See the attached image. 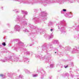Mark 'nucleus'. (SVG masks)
I'll use <instances>...</instances> for the list:
<instances>
[{
  "label": "nucleus",
  "mask_w": 79,
  "mask_h": 79,
  "mask_svg": "<svg viewBox=\"0 0 79 79\" xmlns=\"http://www.w3.org/2000/svg\"><path fill=\"white\" fill-rule=\"evenodd\" d=\"M70 48V47L68 46L66 47L65 48V50H69Z\"/></svg>",
  "instance_id": "4be33fe9"
},
{
  "label": "nucleus",
  "mask_w": 79,
  "mask_h": 79,
  "mask_svg": "<svg viewBox=\"0 0 79 79\" xmlns=\"http://www.w3.org/2000/svg\"><path fill=\"white\" fill-rule=\"evenodd\" d=\"M23 17H24V18H25V15H24Z\"/></svg>",
  "instance_id": "ea45409f"
},
{
  "label": "nucleus",
  "mask_w": 79,
  "mask_h": 79,
  "mask_svg": "<svg viewBox=\"0 0 79 79\" xmlns=\"http://www.w3.org/2000/svg\"><path fill=\"white\" fill-rule=\"evenodd\" d=\"M78 37H79V35H78Z\"/></svg>",
  "instance_id": "de8ad7c7"
},
{
  "label": "nucleus",
  "mask_w": 79,
  "mask_h": 79,
  "mask_svg": "<svg viewBox=\"0 0 79 79\" xmlns=\"http://www.w3.org/2000/svg\"><path fill=\"white\" fill-rule=\"evenodd\" d=\"M42 16L43 17H46L47 16V12H42Z\"/></svg>",
  "instance_id": "f8f14e48"
},
{
  "label": "nucleus",
  "mask_w": 79,
  "mask_h": 79,
  "mask_svg": "<svg viewBox=\"0 0 79 79\" xmlns=\"http://www.w3.org/2000/svg\"><path fill=\"white\" fill-rule=\"evenodd\" d=\"M2 8H3V7H2Z\"/></svg>",
  "instance_id": "09e8293b"
},
{
  "label": "nucleus",
  "mask_w": 79,
  "mask_h": 79,
  "mask_svg": "<svg viewBox=\"0 0 79 79\" xmlns=\"http://www.w3.org/2000/svg\"><path fill=\"white\" fill-rule=\"evenodd\" d=\"M14 1H18V2H21V1H20V0H13Z\"/></svg>",
  "instance_id": "c85d7f7f"
},
{
  "label": "nucleus",
  "mask_w": 79,
  "mask_h": 79,
  "mask_svg": "<svg viewBox=\"0 0 79 79\" xmlns=\"http://www.w3.org/2000/svg\"><path fill=\"white\" fill-rule=\"evenodd\" d=\"M41 2L42 3H50L51 2L50 0H41Z\"/></svg>",
  "instance_id": "1a4fd4ad"
},
{
  "label": "nucleus",
  "mask_w": 79,
  "mask_h": 79,
  "mask_svg": "<svg viewBox=\"0 0 79 79\" xmlns=\"http://www.w3.org/2000/svg\"><path fill=\"white\" fill-rule=\"evenodd\" d=\"M55 53H58V50L57 51L55 52Z\"/></svg>",
  "instance_id": "c9c22d12"
},
{
  "label": "nucleus",
  "mask_w": 79,
  "mask_h": 79,
  "mask_svg": "<svg viewBox=\"0 0 79 79\" xmlns=\"http://www.w3.org/2000/svg\"><path fill=\"white\" fill-rule=\"evenodd\" d=\"M8 76H9V73H8Z\"/></svg>",
  "instance_id": "37998d69"
},
{
  "label": "nucleus",
  "mask_w": 79,
  "mask_h": 79,
  "mask_svg": "<svg viewBox=\"0 0 79 79\" xmlns=\"http://www.w3.org/2000/svg\"><path fill=\"white\" fill-rule=\"evenodd\" d=\"M41 31H42V30H39V29H37V31H36V32H37V34L38 32H41Z\"/></svg>",
  "instance_id": "5701e85b"
},
{
  "label": "nucleus",
  "mask_w": 79,
  "mask_h": 79,
  "mask_svg": "<svg viewBox=\"0 0 79 79\" xmlns=\"http://www.w3.org/2000/svg\"><path fill=\"white\" fill-rule=\"evenodd\" d=\"M60 63H59V65H60Z\"/></svg>",
  "instance_id": "79ce46f5"
},
{
  "label": "nucleus",
  "mask_w": 79,
  "mask_h": 79,
  "mask_svg": "<svg viewBox=\"0 0 79 79\" xmlns=\"http://www.w3.org/2000/svg\"><path fill=\"white\" fill-rule=\"evenodd\" d=\"M33 19V21H34L35 23H36V24H37V23H39L40 22V20H39V19L37 18H35L34 19Z\"/></svg>",
  "instance_id": "6e6552de"
},
{
  "label": "nucleus",
  "mask_w": 79,
  "mask_h": 79,
  "mask_svg": "<svg viewBox=\"0 0 79 79\" xmlns=\"http://www.w3.org/2000/svg\"><path fill=\"white\" fill-rule=\"evenodd\" d=\"M25 72L26 73H27V74H30V73H31V72H30V71L27 69H25Z\"/></svg>",
  "instance_id": "f3484780"
},
{
  "label": "nucleus",
  "mask_w": 79,
  "mask_h": 79,
  "mask_svg": "<svg viewBox=\"0 0 79 79\" xmlns=\"http://www.w3.org/2000/svg\"><path fill=\"white\" fill-rule=\"evenodd\" d=\"M73 76H74L73 75H71V77H73Z\"/></svg>",
  "instance_id": "e433bc0d"
},
{
  "label": "nucleus",
  "mask_w": 79,
  "mask_h": 79,
  "mask_svg": "<svg viewBox=\"0 0 79 79\" xmlns=\"http://www.w3.org/2000/svg\"><path fill=\"white\" fill-rule=\"evenodd\" d=\"M44 6H47V5H45V4H44Z\"/></svg>",
  "instance_id": "58836bf2"
},
{
  "label": "nucleus",
  "mask_w": 79,
  "mask_h": 79,
  "mask_svg": "<svg viewBox=\"0 0 79 79\" xmlns=\"http://www.w3.org/2000/svg\"><path fill=\"white\" fill-rule=\"evenodd\" d=\"M59 47H60V48H63V47H62V46H61V44H60L59 45Z\"/></svg>",
  "instance_id": "2f4dec72"
},
{
  "label": "nucleus",
  "mask_w": 79,
  "mask_h": 79,
  "mask_svg": "<svg viewBox=\"0 0 79 79\" xmlns=\"http://www.w3.org/2000/svg\"><path fill=\"white\" fill-rule=\"evenodd\" d=\"M18 12H19L18 11H16V12H17V13H18Z\"/></svg>",
  "instance_id": "a19ab883"
},
{
  "label": "nucleus",
  "mask_w": 79,
  "mask_h": 79,
  "mask_svg": "<svg viewBox=\"0 0 79 79\" xmlns=\"http://www.w3.org/2000/svg\"><path fill=\"white\" fill-rule=\"evenodd\" d=\"M41 79H42V78H41Z\"/></svg>",
  "instance_id": "8fccbe9b"
},
{
  "label": "nucleus",
  "mask_w": 79,
  "mask_h": 79,
  "mask_svg": "<svg viewBox=\"0 0 79 79\" xmlns=\"http://www.w3.org/2000/svg\"><path fill=\"white\" fill-rule=\"evenodd\" d=\"M41 72L42 74V76H46V73H45V71H44V70H42L41 71Z\"/></svg>",
  "instance_id": "4468645a"
},
{
  "label": "nucleus",
  "mask_w": 79,
  "mask_h": 79,
  "mask_svg": "<svg viewBox=\"0 0 79 79\" xmlns=\"http://www.w3.org/2000/svg\"><path fill=\"white\" fill-rule=\"evenodd\" d=\"M15 10H14L13 11H15Z\"/></svg>",
  "instance_id": "c03bdc74"
},
{
  "label": "nucleus",
  "mask_w": 79,
  "mask_h": 79,
  "mask_svg": "<svg viewBox=\"0 0 79 79\" xmlns=\"http://www.w3.org/2000/svg\"><path fill=\"white\" fill-rule=\"evenodd\" d=\"M52 43L53 44H58V40H53L52 41Z\"/></svg>",
  "instance_id": "2eb2a0df"
},
{
  "label": "nucleus",
  "mask_w": 79,
  "mask_h": 79,
  "mask_svg": "<svg viewBox=\"0 0 79 79\" xmlns=\"http://www.w3.org/2000/svg\"><path fill=\"white\" fill-rule=\"evenodd\" d=\"M44 37L46 38V39H52L53 37V34L52 33L50 35H45L44 36Z\"/></svg>",
  "instance_id": "423d86ee"
},
{
  "label": "nucleus",
  "mask_w": 79,
  "mask_h": 79,
  "mask_svg": "<svg viewBox=\"0 0 79 79\" xmlns=\"http://www.w3.org/2000/svg\"><path fill=\"white\" fill-rule=\"evenodd\" d=\"M22 12L23 14L24 15H27V12L24 10H22Z\"/></svg>",
  "instance_id": "dca6fc26"
},
{
  "label": "nucleus",
  "mask_w": 79,
  "mask_h": 79,
  "mask_svg": "<svg viewBox=\"0 0 79 79\" xmlns=\"http://www.w3.org/2000/svg\"><path fill=\"white\" fill-rule=\"evenodd\" d=\"M61 13L62 14H63V10H62V11H61Z\"/></svg>",
  "instance_id": "f704fd0d"
},
{
  "label": "nucleus",
  "mask_w": 79,
  "mask_h": 79,
  "mask_svg": "<svg viewBox=\"0 0 79 79\" xmlns=\"http://www.w3.org/2000/svg\"><path fill=\"white\" fill-rule=\"evenodd\" d=\"M32 76L33 77H35L38 76V75L37 74H33Z\"/></svg>",
  "instance_id": "aec40b11"
},
{
  "label": "nucleus",
  "mask_w": 79,
  "mask_h": 79,
  "mask_svg": "<svg viewBox=\"0 0 79 79\" xmlns=\"http://www.w3.org/2000/svg\"><path fill=\"white\" fill-rule=\"evenodd\" d=\"M63 11H66V10L65 9H63Z\"/></svg>",
  "instance_id": "7c9ffc66"
},
{
  "label": "nucleus",
  "mask_w": 79,
  "mask_h": 79,
  "mask_svg": "<svg viewBox=\"0 0 79 79\" xmlns=\"http://www.w3.org/2000/svg\"><path fill=\"white\" fill-rule=\"evenodd\" d=\"M55 66V65L54 64H51L50 65V68H53V67Z\"/></svg>",
  "instance_id": "b1692460"
},
{
  "label": "nucleus",
  "mask_w": 79,
  "mask_h": 79,
  "mask_svg": "<svg viewBox=\"0 0 79 79\" xmlns=\"http://www.w3.org/2000/svg\"><path fill=\"white\" fill-rule=\"evenodd\" d=\"M29 26H30V27L31 29H33V28H34V26H33V25H30Z\"/></svg>",
  "instance_id": "393cba45"
},
{
  "label": "nucleus",
  "mask_w": 79,
  "mask_h": 79,
  "mask_svg": "<svg viewBox=\"0 0 79 79\" xmlns=\"http://www.w3.org/2000/svg\"><path fill=\"white\" fill-rule=\"evenodd\" d=\"M50 31L51 32H52V31H53V29H51Z\"/></svg>",
  "instance_id": "72a5a7b5"
},
{
  "label": "nucleus",
  "mask_w": 79,
  "mask_h": 79,
  "mask_svg": "<svg viewBox=\"0 0 79 79\" xmlns=\"http://www.w3.org/2000/svg\"><path fill=\"white\" fill-rule=\"evenodd\" d=\"M65 75L66 76H69V74L68 73H66L65 74Z\"/></svg>",
  "instance_id": "473e14b6"
},
{
  "label": "nucleus",
  "mask_w": 79,
  "mask_h": 79,
  "mask_svg": "<svg viewBox=\"0 0 79 79\" xmlns=\"http://www.w3.org/2000/svg\"><path fill=\"white\" fill-rule=\"evenodd\" d=\"M10 60H12V61L16 62L17 61H18V57L15 56H14V59H12L11 58V57H10L8 59L7 58H6L4 60H1V61L3 63H5V62H6V61H10Z\"/></svg>",
  "instance_id": "7ed1b4c3"
},
{
  "label": "nucleus",
  "mask_w": 79,
  "mask_h": 79,
  "mask_svg": "<svg viewBox=\"0 0 79 79\" xmlns=\"http://www.w3.org/2000/svg\"><path fill=\"white\" fill-rule=\"evenodd\" d=\"M49 48L51 49V50H52V49L53 48V47H52V45H50L49 46Z\"/></svg>",
  "instance_id": "a878e982"
},
{
  "label": "nucleus",
  "mask_w": 79,
  "mask_h": 79,
  "mask_svg": "<svg viewBox=\"0 0 79 79\" xmlns=\"http://www.w3.org/2000/svg\"><path fill=\"white\" fill-rule=\"evenodd\" d=\"M23 32H29V31H28V30H27V29H24V28H23Z\"/></svg>",
  "instance_id": "a211bd4d"
},
{
  "label": "nucleus",
  "mask_w": 79,
  "mask_h": 79,
  "mask_svg": "<svg viewBox=\"0 0 79 79\" xmlns=\"http://www.w3.org/2000/svg\"><path fill=\"white\" fill-rule=\"evenodd\" d=\"M17 42H18V43H17V44H18V45L20 46V47L22 49H23V50H24L25 51L24 53H26H26H25V54H27V55H29L30 53L29 52L27 51V50L26 49L23 48V47H24V44L20 42L19 39H18L17 40Z\"/></svg>",
  "instance_id": "20e7f679"
},
{
  "label": "nucleus",
  "mask_w": 79,
  "mask_h": 79,
  "mask_svg": "<svg viewBox=\"0 0 79 79\" xmlns=\"http://www.w3.org/2000/svg\"><path fill=\"white\" fill-rule=\"evenodd\" d=\"M32 45H30V46H31Z\"/></svg>",
  "instance_id": "a18cd8bd"
},
{
  "label": "nucleus",
  "mask_w": 79,
  "mask_h": 79,
  "mask_svg": "<svg viewBox=\"0 0 79 79\" xmlns=\"http://www.w3.org/2000/svg\"><path fill=\"white\" fill-rule=\"evenodd\" d=\"M14 30L15 31H19L20 30V26L18 25H15L14 28Z\"/></svg>",
  "instance_id": "0eeeda50"
},
{
  "label": "nucleus",
  "mask_w": 79,
  "mask_h": 79,
  "mask_svg": "<svg viewBox=\"0 0 79 79\" xmlns=\"http://www.w3.org/2000/svg\"><path fill=\"white\" fill-rule=\"evenodd\" d=\"M2 45H3V46H5L6 45V44L5 42H3L2 44Z\"/></svg>",
  "instance_id": "bb28decb"
},
{
  "label": "nucleus",
  "mask_w": 79,
  "mask_h": 79,
  "mask_svg": "<svg viewBox=\"0 0 79 79\" xmlns=\"http://www.w3.org/2000/svg\"><path fill=\"white\" fill-rule=\"evenodd\" d=\"M50 55V54H48V53L47 52L46 53L45 56L44 57H42V55L40 54L39 56H37V58H39L40 59V60H44L47 61V62H49V61L51 60L50 57H48V56Z\"/></svg>",
  "instance_id": "f03ea898"
},
{
  "label": "nucleus",
  "mask_w": 79,
  "mask_h": 79,
  "mask_svg": "<svg viewBox=\"0 0 79 79\" xmlns=\"http://www.w3.org/2000/svg\"><path fill=\"white\" fill-rule=\"evenodd\" d=\"M23 61H24V62H26V63H29V60L27 59L26 58V57H23V60H21L20 61V62H23Z\"/></svg>",
  "instance_id": "9d476101"
},
{
  "label": "nucleus",
  "mask_w": 79,
  "mask_h": 79,
  "mask_svg": "<svg viewBox=\"0 0 79 79\" xmlns=\"http://www.w3.org/2000/svg\"><path fill=\"white\" fill-rule=\"evenodd\" d=\"M68 67V66H65V68H66Z\"/></svg>",
  "instance_id": "4c0bfd02"
},
{
  "label": "nucleus",
  "mask_w": 79,
  "mask_h": 79,
  "mask_svg": "<svg viewBox=\"0 0 79 79\" xmlns=\"http://www.w3.org/2000/svg\"><path fill=\"white\" fill-rule=\"evenodd\" d=\"M0 76L2 77L3 78H5V75H3L2 74H0Z\"/></svg>",
  "instance_id": "6ab92c4d"
},
{
  "label": "nucleus",
  "mask_w": 79,
  "mask_h": 79,
  "mask_svg": "<svg viewBox=\"0 0 79 79\" xmlns=\"http://www.w3.org/2000/svg\"><path fill=\"white\" fill-rule=\"evenodd\" d=\"M72 66H74V63H73V62H72L71 63V64Z\"/></svg>",
  "instance_id": "c756f323"
},
{
  "label": "nucleus",
  "mask_w": 79,
  "mask_h": 79,
  "mask_svg": "<svg viewBox=\"0 0 79 79\" xmlns=\"http://www.w3.org/2000/svg\"><path fill=\"white\" fill-rule=\"evenodd\" d=\"M16 23H21L23 26H27V22L26 21H23L21 22V17L19 15H17L16 18L15 20Z\"/></svg>",
  "instance_id": "39448f33"
},
{
  "label": "nucleus",
  "mask_w": 79,
  "mask_h": 79,
  "mask_svg": "<svg viewBox=\"0 0 79 79\" xmlns=\"http://www.w3.org/2000/svg\"><path fill=\"white\" fill-rule=\"evenodd\" d=\"M4 53H6V52H4Z\"/></svg>",
  "instance_id": "49530a36"
},
{
  "label": "nucleus",
  "mask_w": 79,
  "mask_h": 79,
  "mask_svg": "<svg viewBox=\"0 0 79 79\" xmlns=\"http://www.w3.org/2000/svg\"><path fill=\"white\" fill-rule=\"evenodd\" d=\"M57 26H58V29H60L61 34H64L66 32V31L65 30V27H64L66 26L65 21L64 20L61 21L57 24Z\"/></svg>",
  "instance_id": "f257e3e1"
},
{
  "label": "nucleus",
  "mask_w": 79,
  "mask_h": 79,
  "mask_svg": "<svg viewBox=\"0 0 79 79\" xmlns=\"http://www.w3.org/2000/svg\"><path fill=\"white\" fill-rule=\"evenodd\" d=\"M66 17L69 18H72L73 17V15L71 12H69L68 13L67 15L66 16Z\"/></svg>",
  "instance_id": "9b49d317"
},
{
  "label": "nucleus",
  "mask_w": 79,
  "mask_h": 79,
  "mask_svg": "<svg viewBox=\"0 0 79 79\" xmlns=\"http://www.w3.org/2000/svg\"><path fill=\"white\" fill-rule=\"evenodd\" d=\"M19 77H20L21 78H23V76L22 75H19Z\"/></svg>",
  "instance_id": "cd10ccee"
},
{
  "label": "nucleus",
  "mask_w": 79,
  "mask_h": 79,
  "mask_svg": "<svg viewBox=\"0 0 79 79\" xmlns=\"http://www.w3.org/2000/svg\"><path fill=\"white\" fill-rule=\"evenodd\" d=\"M53 23H52V22H50L49 23H48V26H51L52 25Z\"/></svg>",
  "instance_id": "412c9836"
},
{
  "label": "nucleus",
  "mask_w": 79,
  "mask_h": 79,
  "mask_svg": "<svg viewBox=\"0 0 79 79\" xmlns=\"http://www.w3.org/2000/svg\"><path fill=\"white\" fill-rule=\"evenodd\" d=\"M43 50H46V51H48V48L47 46H42Z\"/></svg>",
  "instance_id": "ddd939ff"
}]
</instances>
